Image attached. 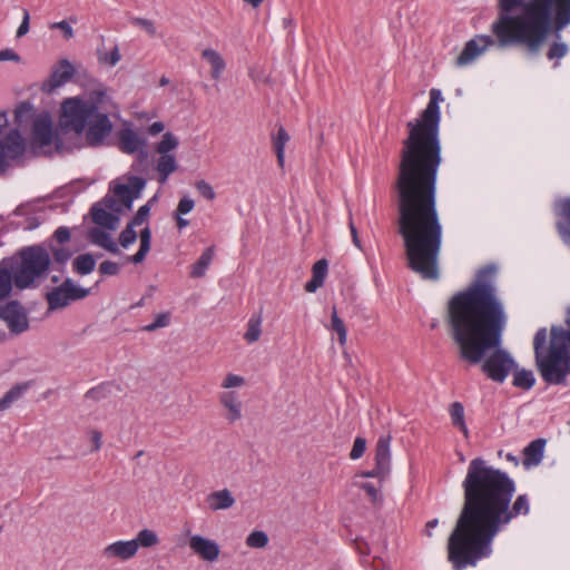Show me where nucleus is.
Masks as SVG:
<instances>
[{"instance_id": "52", "label": "nucleus", "mask_w": 570, "mask_h": 570, "mask_svg": "<svg viewBox=\"0 0 570 570\" xmlns=\"http://www.w3.org/2000/svg\"><path fill=\"white\" fill-rule=\"evenodd\" d=\"M195 202L191 198L185 196L180 198L174 215H186L193 210Z\"/></svg>"}, {"instance_id": "48", "label": "nucleus", "mask_w": 570, "mask_h": 570, "mask_svg": "<svg viewBox=\"0 0 570 570\" xmlns=\"http://www.w3.org/2000/svg\"><path fill=\"white\" fill-rule=\"evenodd\" d=\"M197 191L207 200H214L216 193L214 188L204 179L197 180L195 184Z\"/></svg>"}, {"instance_id": "19", "label": "nucleus", "mask_w": 570, "mask_h": 570, "mask_svg": "<svg viewBox=\"0 0 570 570\" xmlns=\"http://www.w3.org/2000/svg\"><path fill=\"white\" fill-rule=\"evenodd\" d=\"M52 121L50 115L45 112L39 115L32 125V142L39 147H46L52 142Z\"/></svg>"}, {"instance_id": "16", "label": "nucleus", "mask_w": 570, "mask_h": 570, "mask_svg": "<svg viewBox=\"0 0 570 570\" xmlns=\"http://www.w3.org/2000/svg\"><path fill=\"white\" fill-rule=\"evenodd\" d=\"M119 148L126 154H138L140 161H146L148 153L145 150L146 140L138 136L136 131L130 128H124L119 131Z\"/></svg>"}, {"instance_id": "62", "label": "nucleus", "mask_w": 570, "mask_h": 570, "mask_svg": "<svg viewBox=\"0 0 570 570\" xmlns=\"http://www.w3.org/2000/svg\"><path fill=\"white\" fill-rule=\"evenodd\" d=\"M41 224V220L39 219V217L37 216H29L26 218V225L23 226V228L26 230H33L36 228H38Z\"/></svg>"}, {"instance_id": "32", "label": "nucleus", "mask_w": 570, "mask_h": 570, "mask_svg": "<svg viewBox=\"0 0 570 570\" xmlns=\"http://www.w3.org/2000/svg\"><path fill=\"white\" fill-rule=\"evenodd\" d=\"M512 371H514L512 381L513 386L524 391H529L534 386L535 377L532 371L525 368L520 370L518 366Z\"/></svg>"}, {"instance_id": "49", "label": "nucleus", "mask_w": 570, "mask_h": 570, "mask_svg": "<svg viewBox=\"0 0 570 570\" xmlns=\"http://www.w3.org/2000/svg\"><path fill=\"white\" fill-rule=\"evenodd\" d=\"M32 112V105L28 101L21 102L14 110L16 121L21 124Z\"/></svg>"}, {"instance_id": "10", "label": "nucleus", "mask_w": 570, "mask_h": 570, "mask_svg": "<svg viewBox=\"0 0 570 570\" xmlns=\"http://www.w3.org/2000/svg\"><path fill=\"white\" fill-rule=\"evenodd\" d=\"M86 141L90 147H99L104 145L106 138L112 130V124L107 112L97 109L96 114L89 118L86 126Z\"/></svg>"}, {"instance_id": "3", "label": "nucleus", "mask_w": 570, "mask_h": 570, "mask_svg": "<svg viewBox=\"0 0 570 570\" xmlns=\"http://www.w3.org/2000/svg\"><path fill=\"white\" fill-rule=\"evenodd\" d=\"M495 273L493 264L481 267L474 281L450 298L446 323L460 360L481 364L488 379L503 383L517 362L501 347L508 316L493 284Z\"/></svg>"}, {"instance_id": "25", "label": "nucleus", "mask_w": 570, "mask_h": 570, "mask_svg": "<svg viewBox=\"0 0 570 570\" xmlns=\"http://www.w3.org/2000/svg\"><path fill=\"white\" fill-rule=\"evenodd\" d=\"M207 502L213 511L226 510L235 504V498L232 495L229 490L223 489L208 494Z\"/></svg>"}, {"instance_id": "50", "label": "nucleus", "mask_w": 570, "mask_h": 570, "mask_svg": "<svg viewBox=\"0 0 570 570\" xmlns=\"http://www.w3.org/2000/svg\"><path fill=\"white\" fill-rule=\"evenodd\" d=\"M120 271V266L112 261H105L99 265V273L104 276L117 275Z\"/></svg>"}, {"instance_id": "41", "label": "nucleus", "mask_w": 570, "mask_h": 570, "mask_svg": "<svg viewBox=\"0 0 570 570\" xmlns=\"http://www.w3.org/2000/svg\"><path fill=\"white\" fill-rule=\"evenodd\" d=\"M13 277L9 269H0V299L8 297L12 289Z\"/></svg>"}, {"instance_id": "57", "label": "nucleus", "mask_w": 570, "mask_h": 570, "mask_svg": "<svg viewBox=\"0 0 570 570\" xmlns=\"http://www.w3.org/2000/svg\"><path fill=\"white\" fill-rule=\"evenodd\" d=\"M30 13L27 9H23L22 21L17 30V38H21L29 32Z\"/></svg>"}, {"instance_id": "64", "label": "nucleus", "mask_w": 570, "mask_h": 570, "mask_svg": "<svg viewBox=\"0 0 570 570\" xmlns=\"http://www.w3.org/2000/svg\"><path fill=\"white\" fill-rule=\"evenodd\" d=\"M164 128H165V125L161 121H155L149 126L148 132L151 136H155V135H158L159 132H161L164 130Z\"/></svg>"}, {"instance_id": "8", "label": "nucleus", "mask_w": 570, "mask_h": 570, "mask_svg": "<svg viewBox=\"0 0 570 570\" xmlns=\"http://www.w3.org/2000/svg\"><path fill=\"white\" fill-rule=\"evenodd\" d=\"M90 289L80 287L71 278H66L59 286L53 287L46 294L48 307L51 311L68 306L71 302L86 298Z\"/></svg>"}, {"instance_id": "38", "label": "nucleus", "mask_w": 570, "mask_h": 570, "mask_svg": "<svg viewBox=\"0 0 570 570\" xmlns=\"http://www.w3.org/2000/svg\"><path fill=\"white\" fill-rule=\"evenodd\" d=\"M178 138L170 131L164 134L163 139L158 142L156 150L160 155H169L168 153L178 146Z\"/></svg>"}, {"instance_id": "6", "label": "nucleus", "mask_w": 570, "mask_h": 570, "mask_svg": "<svg viewBox=\"0 0 570 570\" xmlns=\"http://www.w3.org/2000/svg\"><path fill=\"white\" fill-rule=\"evenodd\" d=\"M107 98L105 89H97L89 92L87 98L71 97L63 100L61 105V126L80 135L85 131L89 118L101 108Z\"/></svg>"}, {"instance_id": "27", "label": "nucleus", "mask_w": 570, "mask_h": 570, "mask_svg": "<svg viewBox=\"0 0 570 570\" xmlns=\"http://www.w3.org/2000/svg\"><path fill=\"white\" fill-rule=\"evenodd\" d=\"M272 140L273 148L277 158V164L283 169L285 165V147L289 141V135L283 126H279Z\"/></svg>"}, {"instance_id": "23", "label": "nucleus", "mask_w": 570, "mask_h": 570, "mask_svg": "<svg viewBox=\"0 0 570 570\" xmlns=\"http://www.w3.org/2000/svg\"><path fill=\"white\" fill-rule=\"evenodd\" d=\"M88 238L92 244L105 248L114 255L120 254L118 245L112 240L109 233L99 227H92L88 233Z\"/></svg>"}, {"instance_id": "7", "label": "nucleus", "mask_w": 570, "mask_h": 570, "mask_svg": "<svg viewBox=\"0 0 570 570\" xmlns=\"http://www.w3.org/2000/svg\"><path fill=\"white\" fill-rule=\"evenodd\" d=\"M20 265L13 274V284L19 289L36 286V281L43 278L50 266L49 252L41 245H32L20 252Z\"/></svg>"}, {"instance_id": "22", "label": "nucleus", "mask_w": 570, "mask_h": 570, "mask_svg": "<svg viewBox=\"0 0 570 570\" xmlns=\"http://www.w3.org/2000/svg\"><path fill=\"white\" fill-rule=\"evenodd\" d=\"M220 403L228 411L226 419L229 423H234L242 417V403L236 392H224L219 396Z\"/></svg>"}, {"instance_id": "60", "label": "nucleus", "mask_w": 570, "mask_h": 570, "mask_svg": "<svg viewBox=\"0 0 570 570\" xmlns=\"http://www.w3.org/2000/svg\"><path fill=\"white\" fill-rule=\"evenodd\" d=\"M90 436H91V442H92V449H91V452H97L100 450L101 448V439H102V434L97 431V430H92L90 432Z\"/></svg>"}, {"instance_id": "1", "label": "nucleus", "mask_w": 570, "mask_h": 570, "mask_svg": "<svg viewBox=\"0 0 570 570\" xmlns=\"http://www.w3.org/2000/svg\"><path fill=\"white\" fill-rule=\"evenodd\" d=\"M441 90H430V101L417 118L406 124L394 181L399 233L407 267L421 278L438 281L443 227L436 206L438 174L442 164L440 140Z\"/></svg>"}, {"instance_id": "34", "label": "nucleus", "mask_w": 570, "mask_h": 570, "mask_svg": "<svg viewBox=\"0 0 570 570\" xmlns=\"http://www.w3.org/2000/svg\"><path fill=\"white\" fill-rule=\"evenodd\" d=\"M157 171L159 174V181L165 183L170 174L176 171L177 161L174 155H161L157 160Z\"/></svg>"}, {"instance_id": "35", "label": "nucleus", "mask_w": 570, "mask_h": 570, "mask_svg": "<svg viewBox=\"0 0 570 570\" xmlns=\"http://www.w3.org/2000/svg\"><path fill=\"white\" fill-rule=\"evenodd\" d=\"M50 252L53 257L52 267L55 269L59 271L60 273H63L65 268H66V264L71 258V255H72L71 252L66 247H56V246H51Z\"/></svg>"}, {"instance_id": "47", "label": "nucleus", "mask_w": 570, "mask_h": 570, "mask_svg": "<svg viewBox=\"0 0 570 570\" xmlns=\"http://www.w3.org/2000/svg\"><path fill=\"white\" fill-rule=\"evenodd\" d=\"M131 23L145 30L150 37H155L157 33V29L154 21L149 19L136 17L131 19Z\"/></svg>"}, {"instance_id": "31", "label": "nucleus", "mask_w": 570, "mask_h": 570, "mask_svg": "<svg viewBox=\"0 0 570 570\" xmlns=\"http://www.w3.org/2000/svg\"><path fill=\"white\" fill-rule=\"evenodd\" d=\"M262 312L253 314L247 322V330L244 334V340L252 344L259 340L262 335Z\"/></svg>"}, {"instance_id": "12", "label": "nucleus", "mask_w": 570, "mask_h": 570, "mask_svg": "<svg viewBox=\"0 0 570 570\" xmlns=\"http://www.w3.org/2000/svg\"><path fill=\"white\" fill-rule=\"evenodd\" d=\"M0 318L7 323L10 332L16 334H20L29 327L26 311L18 301H10L1 305Z\"/></svg>"}, {"instance_id": "11", "label": "nucleus", "mask_w": 570, "mask_h": 570, "mask_svg": "<svg viewBox=\"0 0 570 570\" xmlns=\"http://www.w3.org/2000/svg\"><path fill=\"white\" fill-rule=\"evenodd\" d=\"M26 151L24 140L18 129H11L4 137L3 140H0V174L4 173L9 166V159H17L21 157Z\"/></svg>"}, {"instance_id": "63", "label": "nucleus", "mask_w": 570, "mask_h": 570, "mask_svg": "<svg viewBox=\"0 0 570 570\" xmlns=\"http://www.w3.org/2000/svg\"><path fill=\"white\" fill-rule=\"evenodd\" d=\"M147 254H148L147 252L138 249V252L136 254L128 257V261L134 264H139L146 258Z\"/></svg>"}, {"instance_id": "2", "label": "nucleus", "mask_w": 570, "mask_h": 570, "mask_svg": "<svg viewBox=\"0 0 570 570\" xmlns=\"http://www.w3.org/2000/svg\"><path fill=\"white\" fill-rule=\"evenodd\" d=\"M463 503L448 539V560L454 570L475 567L492 553V541L513 519L530 511L527 494L511 504L515 482L483 458L470 461L462 481Z\"/></svg>"}, {"instance_id": "42", "label": "nucleus", "mask_w": 570, "mask_h": 570, "mask_svg": "<svg viewBox=\"0 0 570 570\" xmlns=\"http://www.w3.org/2000/svg\"><path fill=\"white\" fill-rule=\"evenodd\" d=\"M170 323V314L165 312V313H160L158 314L156 317H155V321L150 324H147L145 326H142V331L145 332H154L160 327H166L168 326Z\"/></svg>"}, {"instance_id": "24", "label": "nucleus", "mask_w": 570, "mask_h": 570, "mask_svg": "<svg viewBox=\"0 0 570 570\" xmlns=\"http://www.w3.org/2000/svg\"><path fill=\"white\" fill-rule=\"evenodd\" d=\"M544 446V439L539 438L531 441L523 450V464L525 466L538 465L543 459Z\"/></svg>"}, {"instance_id": "17", "label": "nucleus", "mask_w": 570, "mask_h": 570, "mask_svg": "<svg viewBox=\"0 0 570 570\" xmlns=\"http://www.w3.org/2000/svg\"><path fill=\"white\" fill-rule=\"evenodd\" d=\"M146 186V180L139 176H131L129 184H117L112 188L116 197L120 198L124 205L130 209L132 202L140 196V193Z\"/></svg>"}, {"instance_id": "21", "label": "nucleus", "mask_w": 570, "mask_h": 570, "mask_svg": "<svg viewBox=\"0 0 570 570\" xmlns=\"http://www.w3.org/2000/svg\"><path fill=\"white\" fill-rule=\"evenodd\" d=\"M328 263L322 258L314 263L312 267V278L306 282L304 288L308 293H314L317 288L322 287L327 275Z\"/></svg>"}, {"instance_id": "30", "label": "nucleus", "mask_w": 570, "mask_h": 570, "mask_svg": "<svg viewBox=\"0 0 570 570\" xmlns=\"http://www.w3.org/2000/svg\"><path fill=\"white\" fill-rule=\"evenodd\" d=\"M202 57L204 59H206L210 66H212V71H210V76L213 79H218L225 67H226V63L223 59V57L217 52L215 51L214 49H205L202 53Z\"/></svg>"}, {"instance_id": "54", "label": "nucleus", "mask_w": 570, "mask_h": 570, "mask_svg": "<svg viewBox=\"0 0 570 570\" xmlns=\"http://www.w3.org/2000/svg\"><path fill=\"white\" fill-rule=\"evenodd\" d=\"M360 488L365 491V493L373 503L377 502L381 499L379 489L373 483L364 482L360 485Z\"/></svg>"}, {"instance_id": "43", "label": "nucleus", "mask_w": 570, "mask_h": 570, "mask_svg": "<svg viewBox=\"0 0 570 570\" xmlns=\"http://www.w3.org/2000/svg\"><path fill=\"white\" fill-rule=\"evenodd\" d=\"M137 239V233L135 230V226L128 223L125 229L119 235V244L127 248L129 245L134 244Z\"/></svg>"}, {"instance_id": "13", "label": "nucleus", "mask_w": 570, "mask_h": 570, "mask_svg": "<svg viewBox=\"0 0 570 570\" xmlns=\"http://www.w3.org/2000/svg\"><path fill=\"white\" fill-rule=\"evenodd\" d=\"M554 227L562 243L570 248V197L553 202Z\"/></svg>"}, {"instance_id": "55", "label": "nucleus", "mask_w": 570, "mask_h": 570, "mask_svg": "<svg viewBox=\"0 0 570 570\" xmlns=\"http://www.w3.org/2000/svg\"><path fill=\"white\" fill-rule=\"evenodd\" d=\"M150 243H151V230L149 227H145L140 232V246L139 249L149 252L150 250Z\"/></svg>"}, {"instance_id": "51", "label": "nucleus", "mask_w": 570, "mask_h": 570, "mask_svg": "<svg viewBox=\"0 0 570 570\" xmlns=\"http://www.w3.org/2000/svg\"><path fill=\"white\" fill-rule=\"evenodd\" d=\"M150 213V207L148 204L146 205H142L138 210L137 213L135 214V216L132 217V219L129 222V224H131V226H140L141 224H144L148 217Z\"/></svg>"}, {"instance_id": "29", "label": "nucleus", "mask_w": 570, "mask_h": 570, "mask_svg": "<svg viewBox=\"0 0 570 570\" xmlns=\"http://www.w3.org/2000/svg\"><path fill=\"white\" fill-rule=\"evenodd\" d=\"M29 383H17L0 399V412L8 410L29 389Z\"/></svg>"}, {"instance_id": "37", "label": "nucleus", "mask_w": 570, "mask_h": 570, "mask_svg": "<svg viewBox=\"0 0 570 570\" xmlns=\"http://www.w3.org/2000/svg\"><path fill=\"white\" fill-rule=\"evenodd\" d=\"M331 328L337 334L338 343L342 346L345 345L347 340V330L343 320L337 315L336 307H333Z\"/></svg>"}, {"instance_id": "61", "label": "nucleus", "mask_w": 570, "mask_h": 570, "mask_svg": "<svg viewBox=\"0 0 570 570\" xmlns=\"http://www.w3.org/2000/svg\"><path fill=\"white\" fill-rule=\"evenodd\" d=\"M348 227H350V232H351L353 244L357 248L362 249V245H361V240H360V237H358V233H357V229H356V227H355V225L353 223L352 217L350 218Z\"/></svg>"}, {"instance_id": "5", "label": "nucleus", "mask_w": 570, "mask_h": 570, "mask_svg": "<svg viewBox=\"0 0 570 570\" xmlns=\"http://www.w3.org/2000/svg\"><path fill=\"white\" fill-rule=\"evenodd\" d=\"M566 323L569 330L551 326L548 350L546 348L548 338L546 327H540L533 337L535 365L547 384H564L570 374V309Z\"/></svg>"}, {"instance_id": "44", "label": "nucleus", "mask_w": 570, "mask_h": 570, "mask_svg": "<svg viewBox=\"0 0 570 570\" xmlns=\"http://www.w3.org/2000/svg\"><path fill=\"white\" fill-rule=\"evenodd\" d=\"M120 59L121 56L117 46H115L114 49L109 52H98L99 62L108 66H116L120 61Z\"/></svg>"}, {"instance_id": "45", "label": "nucleus", "mask_w": 570, "mask_h": 570, "mask_svg": "<svg viewBox=\"0 0 570 570\" xmlns=\"http://www.w3.org/2000/svg\"><path fill=\"white\" fill-rule=\"evenodd\" d=\"M366 451V439L363 436H357L354 440L353 448L350 452V459L351 460H358L361 459Z\"/></svg>"}, {"instance_id": "36", "label": "nucleus", "mask_w": 570, "mask_h": 570, "mask_svg": "<svg viewBox=\"0 0 570 570\" xmlns=\"http://www.w3.org/2000/svg\"><path fill=\"white\" fill-rule=\"evenodd\" d=\"M137 543V550L141 548H151L159 543V538L154 530L142 529L137 533V537L132 539Z\"/></svg>"}, {"instance_id": "53", "label": "nucleus", "mask_w": 570, "mask_h": 570, "mask_svg": "<svg viewBox=\"0 0 570 570\" xmlns=\"http://www.w3.org/2000/svg\"><path fill=\"white\" fill-rule=\"evenodd\" d=\"M245 383V379L243 376L236 374H228L222 383V387L232 389L242 386Z\"/></svg>"}, {"instance_id": "56", "label": "nucleus", "mask_w": 570, "mask_h": 570, "mask_svg": "<svg viewBox=\"0 0 570 570\" xmlns=\"http://www.w3.org/2000/svg\"><path fill=\"white\" fill-rule=\"evenodd\" d=\"M50 28L51 29H60L66 39H71L75 35L72 27L66 20L55 22L50 26Z\"/></svg>"}, {"instance_id": "39", "label": "nucleus", "mask_w": 570, "mask_h": 570, "mask_svg": "<svg viewBox=\"0 0 570 570\" xmlns=\"http://www.w3.org/2000/svg\"><path fill=\"white\" fill-rule=\"evenodd\" d=\"M110 383L109 382H102L98 384L97 386H94L89 389L85 397L92 401H100L106 399L110 394Z\"/></svg>"}, {"instance_id": "14", "label": "nucleus", "mask_w": 570, "mask_h": 570, "mask_svg": "<svg viewBox=\"0 0 570 570\" xmlns=\"http://www.w3.org/2000/svg\"><path fill=\"white\" fill-rule=\"evenodd\" d=\"M75 75V68L68 59H60L51 68V72L41 85V90L45 94H52L56 89L63 86Z\"/></svg>"}, {"instance_id": "4", "label": "nucleus", "mask_w": 570, "mask_h": 570, "mask_svg": "<svg viewBox=\"0 0 570 570\" xmlns=\"http://www.w3.org/2000/svg\"><path fill=\"white\" fill-rule=\"evenodd\" d=\"M498 17L491 26L494 36L476 35L469 40L456 58V66L472 63L489 47L524 46L537 56L549 31L570 24V0H499Z\"/></svg>"}, {"instance_id": "9", "label": "nucleus", "mask_w": 570, "mask_h": 570, "mask_svg": "<svg viewBox=\"0 0 570 570\" xmlns=\"http://www.w3.org/2000/svg\"><path fill=\"white\" fill-rule=\"evenodd\" d=\"M391 436L381 435L375 446V466L372 470L361 471L356 476L374 478L380 482L385 481L391 473Z\"/></svg>"}, {"instance_id": "20", "label": "nucleus", "mask_w": 570, "mask_h": 570, "mask_svg": "<svg viewBox=\"0 0 570 570\" xmlns=\"http://www.w3.org/2000/svg\"><path fill=\"white\" fill-rule=\"evenodd\" d=\"M137 553V543L134 540H119L104 548L102 554L107 559L129 560Z\"/></svg>"}, {"instance_id": "46", "label": "nucleus", "mask_w": 570, "mask_h": 570, "mask_svg": "<svg viewBox=\"0 0 570 570\" xmlns=\"http://www.w3.org/2000/svg\"><path fill=\"white\" fill-rule=\"evenodd\" d=\"M568 53V46L564 42H553L547 53L548 59H560Z\"/></svg>"}, {"instance_id": "58", "label": "nucleus", "mask_w": 570, "mask_h": 570, "mask_svg": "<svg viewBox=\"0 0 570 570\" xmlns=\"http://www.w3.org/2000/svg\"><path fill=\"white\" fill-rule=\"evenodd\" d=\"M53 237L59 244H65L70 240L71 234L68 227L60 226L55 230Z\"/></svg>"}, {"instance_id": "59", "label": "nucleus", "mask_w": 570, "mask_h": 570, "mask_svg": "<svg viewBox=\"0 0 570 570\" xmlns=\"http://www.w3.org/2000/svg\"><path fill=\"white\" fill-rule=\"evenodd\" d=\"M0 61H20V56L12 49L0 50Z\"/></svg>"}, {"instance_id": "33", "label": "nucleus", "mask_w": 570, "mask_h": 570, "mask_svg": "<svg viewBox=\"0 0 570 570\" xmlns=\"http://www.w3.org/2000/svg\"><path fill=\"white\" fill-rule=\"evenodd\" d=\"M95 267L96 258L90 253L81 254L72 262V269L79 275H88L95 271Z\"/></svg>"}, {"instance_id": "26", "label": "nucleus", "mask_w": 570, "mask_h": 570, "mask_svg": "<svg viewBox=\"0 0 570 570\" xmlns=\"http://www.w3.org/2000/svg\"><path fill=\"white\" fill-rule=\"evenodd\" d=\"M215 256V247L209 246L204 249L199 258L191 265L190 277L200 278L205 276L206 271L212 264Z\"/></svg>"}, {"instance_id": "28", "label": "nucleus", "mask_w": 570, "mask_h": 570, "mask_svg": "<svg viewBox=\"0 0 570 570\" xmlns=\"http://www.w3.org/2000/svg\"><path fill=\"white\" fill-rule=\"evenodd\" d=\"M452 425L461 431L465 439L469 438V430L464 419V406L461 402H453L449 407Z\"/></svg>"}, {"instance_id": "40", "label": "nucleus", "mask_w": 570, "mask_h": 570, "mask_svg": "<svg viewBox=\"0 0 570 570\" xmlns=\"http://www.w3.org/2000/svg\"><path fill=\"white\" fill-rule=\"evenodd\" d=\"M246 544L254 549L265 548L268 544V535L264 531L255 530L246 538Z\"/></svg>"}, {"instance_id": "15", "label": "nucleus", "mask_w": 570, "mask_h": 570, "mask_svg": "<svg viewBox=\"0 0 570 570\" xmlns=\"http://www.w3.org/2000/svg\"><path fill=\"white\" fill-rule=\"evenodd\" d=\"M102 203L106 208L101 207L100 203H96L92 205V207L90 209L92 220L101 227H105L108 229H115L119 218L117 215L108 212L107 209L115 210V212L119 210V208L116 207V199L112 197L106 196L102 199Z\"/></svg>"}, {"instance_id": "18", "label": "nucleus", "mask_w": 570, "mask_h": 570, "mask_svg": "<svg viewBox=\"0 0 570 570\" xmlns=\"http://www.w3.org/2000/svg\"><path fill=\"white\" fill-rule=\"evenodd\" d=\"M189 548L199 558L208 562L217 560L220 552L217 542L200 534H194L189 538Z\"/></svg>"}]
</instances>
